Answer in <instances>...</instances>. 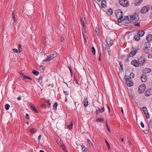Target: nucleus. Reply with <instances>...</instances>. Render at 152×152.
Listing matches in <instances>:
<instances>
[{
	"mask_svg": "<svg viewBox=\"0 0 152 152\" xmlns=\"http://www.w3.org/2000/svg\"><path fill=\"white\" fill-rule=\"evenodd\" d=\"M57 106V102H55L53 105V109L55 110H56Z\"/></svg>",
	"mask_w": 152,
	"mask_h": 152,
	"instance_id": "31",
	"label": "nucleus"
},
{
	"mask_svg": "<svg viewBox=\"0 0 152 152\" xmlns=\"http://www.w3.org/2000/svg\"><path fill=\"white\" fill-rule=\"evenodd\" d=\"M126 83L127 86L131 87L133 85V83L132 79H126Z\"/></svg>",
	"mask_w": 152,
	"mask_h": 152,
	"instance_id": "8",
	"label": "nucleus"
},
{
	"mask_svg": "<svg viewBox=\"0 0 152 152\" xmlns=\"http://www.w3.org/2000/svg\"><path fill=\"white\" fill-rule=\"evenodd\" d=\"M36 132V130L34 128L31 129L30 130V132L32 134H34Z\"/></svg>",
	"mask_w": 152,
	"mask_h": 152,
	"instance_id": "33",
	"label": "nucleus"
},
{
	"mask_svg": "<svg viewBox=\"0 0 152 152\" xmlns=\"http://www.w3.org/2000/svg\"><path fill=\"white\" fill-rule=\"evenodd\" d=\"M134 76V74L133 73H131L130 75L129 76V78L127 79H132V78H133Z\"/></svg>",
	"mask_w": 152,
	"mask_h": 152,
	"instance_id": "28",
	"label": "nucleus"
},
{
	"mask_svg": "<svg viewBox=\"0 0 152 152\" xmlns=\"http://www.w3.org/2000/svg\"><path fill=\"white\" fill-rule=\"evenodd\" d=\"M151 7L148 5L144 6L141 9L140 12L141 13L144 14L147 12L150 9Z\"/></svg>",
	"mask_w": 152,
	"mask_h": 152,
	"instance_id": "4",
	"label": "nucleus"
},
{
	"mask_svg": "<svg viewBox=\"0 0 152 152\" xmlns=\"http://www.w3.org/2000/svg\"><path fill=\"white\" fill-rule=\"evenodd\" d=\"M56 54L55 53L51 54L48 56L47 58L44 60L43 61L45 62H48L56 57Z\"/></svg>",
	"mask_w": 152,
	"mask_h": 152,
	"instance_id": "3",
	"label": "nucleus"
},
{
	"mask_svg": "<svg viewBox=\"0 0 152 152\" xmlns=\"http://www.w3.org/2000/svg\"><path fill=\"white\" fill-rule=\"evenodd\" d=\"M145 95L146 96H149L152 95V88L147 90L145 92Z\"/></svg>",
	"mask_w": 152,
	"mask_h": 152,
	"instance_id": "9",
	"label": "nucleus"
},
{
	"mask_svg": "<svg viewBox=\"0 0 152 152\" xmlns=\"http://www.w3.org/2000/svg\"><path fill=\"white\" fill-rule=\"evenodd\" d=\"M151 71V69L149 68H146L145 69L144 72L146 73L150 72Z\"/></svg>",
	"mask_w": 152,
	"mask_h": 152,
	"instance_id": "22",
	"label": "nucleus"
},
{
	"mask_svg": "<svg viewBox=\"0 0 152 152\" xmlns=\"http://www.w3.org/2000/svg\"><path fill=\"white\" fill-rule=\"evenodd\" d=\"M148 57L150 58H152V54H149L148 56Z\"/></svg>",
	"mask_w": 152,
	"mask_h": 152,
	"instance_id": "56",
	"label": "nucleus"
},
{
	"mask_svg": "<svg viewBox=\"0 0 152 152\" xmlns=\"http://www.w3.org/2000/svg\"><path fill=\"white\" fill-rule=\"evenodd\" d=\"M134 25L135 26H140V23H137L134 24Z\"/></svg>",
	"mask_w": 152,
	"mask_h": 152,
	"instance_id": "55",
	"label": "nucleus"
},
{
	"mask_svg": "<svg viewBox=\"0 0 152 152\" xmlns=\"http://www.w3.org/2000/svg\"><path fill=\"white\" fill-rule=\"evenodd\" d=\"M145 86L144 84H141L139 87L138 91L139 94L143 93L145 89Z\"/></svg>",
	"mask_w": 152,
	"mask_h": 152,
	"instance_id": "6",
	"label": "nucleus"
},
{
	"mask_svg": "<svg viewBox=\"0 0 152 152\" xmlns=\"http://www.w3.org/2000/svg\"><path fill=\"white\" fill-rule=\"evenodd\" d=\"M142 1L143 0H135L134 2V5L135 6L139 5Z\"/></svg>",
	"mask_w": 152,
	"mask_h": 152,
	"instance_id": "15",
	"label": "nucleus"
},
{
	"mask_svg": "<svg viewBox=\"0 0 152 152\" xmlns=\"http://www.w3.org/2000/svg\"><path fill=\"white\" fill-rule=\"evenodd\" d=\"M82 148V150L83 152L85 151H86V150H88L87 149V148L84 146V145H81Z\"/></svg>",
	"mask_w": 152,
	"mask_h": 152,
	"instance_id": "36",
	"label": "nucleus"
},
{
	"mask_svg": "<svg viewBox=\"0 0 152 152\" xmlns=\"http://www.w3.org/2000/svg\"><path fill=\"white\" fill-rule=\"evenodd\" d=\"M142 110L145 114L148 113V110L145 107H143Z\"/></svg>",
	"mask_w": 152,
	"mask_h": 152,
	"instance_id": "27",
	"label": "nucleus"
},
{
	"mask_svg": "<svg viewBox=\"0 0 152 152\" xmlns=\"http://www.w3.org/2000/svg\"><path fill=\"white\" fill-rule=\"evenodd\" d=\"M63 150L64 151H65V152L66 151V148H65L64 147H63Z\"/></svg>",
	"mask_w": 152,
	"mask_h": 152,
	"instance_id": "60",
	"label": "nucleus"
},
{
	"mask_svg": "<svg viewBox=\"0 0 152 152\" xmlns=\"http://www.w3.org/2000/svg\"><path fill=\"white\" fill-rule=\"evenodd\" d=\"M145 114L146 115V118H148V119L149 118H150V115L148 113Z\"/></svg>",
	"mask_w": 152,
	"mask_h": 152,
	"instance_id": "49",
	"label": "nucleus"
},
{
	"mask_svg": "<svg viewBox=\"0 0 152 152\" xmlns=\"http://www.w3.org/2000/svg\"><path fill=\"white\" fill-rule=\"evenodd\" d=\"M13 52H16V53H19V52H18V50L16 49H15V48L14 49H13Z\"/></svg>",
	"mask_w": 152,
	"mask_h": 152,
	"instance_id": "46",
	"label": "nucleus"
},
{
	"mask_svg": "<svg viewBox=\"0 0 152 152\" xmlns=\"http://www.w3.org/2000/svg\"><path fill=\"white\" fill-rule=\"evenodd\" d=\"M138 61L139 64L140 66L143 65L146 62V61L144 57L142 56H141L138 59Z\"/></svg>",
	"mask_w": 152,
	"mask_h": 152,
	"instance_id": "7",
	"label": "nucleus"
},
{
	"mask_svg": "<svg viewBox=\"0 0 152 152\" xmlns=\"http://www.w3.org/2000/svg\"><path fill=\"white\" fill-rule=\"evenodd\" d=\"M82 24L83 26V28L85 29L86 28V26L85 25V23L84 21H83L82 22Z\"/></svg>",
	"mask_w": 152,
	"mask_h": 152,
	"instance_id": "44",
	"label": "nucleus"
},
{
	"mask_svg": "<svg viewBox=\"0 0 152 152\" xmlns=\"http://www.w3.org/2000/svg\"><path fill=\"white\" fill-rule=\"evenodd\" d=\"M26 118L27 119H29V115H28V114H26Z\"/></svg>",
	"mask_w": 152,
	"mask_h": 152,
	"instance_id": "51",
	"label": "nucleus"
},
{
	"mask_svg": "<svg viewBox=\"0 0 152 152\" xmlns=\"http://www.w3.org/2000/svg\"><path fill=\"white\" fill-rule=\"evenodd\" d=\"M139 20V17L136 13L134 14L130 17L129 21L130 22H134L135 23L138 21Z\"/></svg>",
	"mask_w": 152,
	"mask_h": 152,
	"instance_id": "2",
	"label": "nucleus"
},
{
	"mask_svg": "<svg viewBox=\"0 0 152 152\" xmlns=\"http://www.w3.org/2000/svg\"><path fill=\"white\" fill-rule=\"evenodd\" d=\"M151 124H152V122H150L148 126L149 127H150L151 126V127H152V125H151Z\"/></svg>",
	"mask_w": 152,
	"mask_h": 152,
	"instance_id": "57",
	"label": "nucleus"
},
{
	"mask_svg": "<svg viewBox=\"0 0 152 152\" xmlns=\"http://www.w3.org/2000/svg\"><path fill=\"white\" fill-rule=\"evenodd\" d=\"M83 105L84 106L86 107H87L88 105V101L87 99V98H86L85 101L83 102Z\"/></svg>",
	"mask_w": 152,
	"mask_h": 152,
	"instance_id": "21",
	"label": "nucleus"
},
{
	"mask_svg": "<svg viewBox=\"0 0 152 152\" xmlns=\"http://www.w3.org/2000/svg\"><path fill=\"white\" fill-rule=\"evenodd\" d=\"M22 75L23 77V80H25L26 79V77L27 76L26 75H25L23 73H22Z\"/></svg>",
	"mask_w": 152,
	"mask_h": 152,
	"instance_id": "40",
	"label": "nucleus"
},
{
	"mask_svg": "<svg viewBox=\"0 0 152 152\" xmlns=\"http://www.w3.org/2000/svg\"><path fill=\"white\" fill-rule=\"evenodd\" d=\"M83 152H89V151L88 150H86V151H85Z\"/></svg>",
	"mask_w": 152,
	"mask_h": 152,
	"instance_id": "64",
	"label": "nucleus"
},
{
	"mask_svg": "<svg viewBox=\"0 0 152 152\" xmlns=\"http://www.w3.org/2000/svg\"><path fill=\"white\" fill-rule=\"evenodd\" d=\"M69 69L70 71V73L71 74V75H72V70L71 68L70 67H69Z\"/></svg>",
	"mask_w": 152,
	"mask_h": 152,
	"instance_id": "50",
	"label": "nucleus"
},
{
	"mask_svg": "<svg viewBox=\"0 0 152 152\" xmlns=\"http://www.w3.org/2000/svg\"><path fill=\"white\" fill-rule=\"evenodd\" d=\"M115 13L117 18L118 19V22L121 23L122 20L121 18H123V12L121 11V10L118 9L115 10Z\"/></svg>",
	"mask_w": 152,
	"mask_h": 152,
	"instance_id": "1",
	"label": "nucleus"
},
{
	"mask_svg": "<svg viewBox=\"0 0 152 152\" xmlns=\"http://www.w3.org/2000/svg\"><path fill=\"white\" fill-rule=\"evenodd\" d=\"M150 43L148 41L146 42L145 45V48H147L150 47Z\"/></svg>",
	"mask_w": 152,
	"mask_h": 152,
	"instance_id": "23",
	"label": "nucleus"
},
{
	"mask_svg": "<svg viewBox=\"0 0 152 152\" xmlns=\"http://www.w3.org/2000/svg\"><path fill=\"white\" fill-rule=\"evenodd\" d=\"M96 34L97 35H99V28H96Z\"/></svg>",
	"mask_w": 152,
	"mask_h": 152,
	"instance_id": "47",
	"label": "nucleus"
},
{
	"mask_svg": "<svg viewBox=\"0 0 152 152\" xmlns=\"http://www.w3.org/2000/svg\"><path fill=\"white\" fill-rule=\"evenodd\" d=\"M72 123H71V124L70 125H68L67 126V128L69 130L71 129L72 128Z\"/></svg>",
	"mask_w": 152,
	"mask_h": 152,
	"instance_id": "29",
	"label": "nucleus"
},
{
	"mask_svg": "<svg viewBox=\"0 0 152 152\" xmlns=\"http://www.w3.org/2000/svg\"><path fill=\"white\" fill-rule=\"evenodd\" d=\"M146 40L148 41H150L152 40V35L151 34L148 35L146 37Z\"/></svg>",
	"mask_w": 152,
	"mask_h": 152,
	"instance_id": "17",
	"label": "nucleus"
},
{
	"mask_svg": "<svg viewBox=\"0 0 152 152\" xmlns=\"http://www.w3.org/2000/svg\"><path fill=\"white\" fill-rule=\"evenodd\" d=\"M113 13V10L110 8L109 9L107 12V14L108 15H112Z\"/></svg>",
	"mask_w": 152,
	"mask_h": 152,
	"instance_id": "16",
	"label": "nucleus"
},
{
	"mask_svg": "<svg viewBox=\"0 0 152 152\" xmlns=\"http://www.w3.org/2000/svg\"><path fill=\"white\" fill-rule=\"evenodd\" d=\"M141 80L142 82H145L147 80V78L145 75H142L140 77Z\"/></svg>",
	"mask_w": 152,
	"mask_h": 152,
	"instance_id": "12",
	"label": "nucleus"
},
{
	"mask_svg": "<svg viewBox=\"0 0 152 152\" xmlns=\"http://www.w3.org/2000/svg\"><path fill=\"white\" fill-rule=\"evenodd\" d=\"M105 143L106 144V145L108 148L109 149H110V145L108 142L107 141V140L106 139H105Z\"/></svg>",
	"mask_w": 152,
	"mask_h": 152,
	"instance_id": "32",
	"label": "nucleus"
},
{
	"mask_svg": "<svg viewBox=\"0 0 152 152\" xmlns=\"http://www.w3.org/2000/svg\"><path fill=\"white\" fill-rule=\"evenodd\" d=\"M60 146L61 147H63L64 146V145L62 144L61 143L60 144Z\"/></svg>",
	"mask_w": 152,
	"mask_h": 152,
	"instance_id": "63",
	"label": "nucleus"
},
{
	"mask_svg": "<svg viewBox=\"0 0 152 152\" xmlns=\"http://www.w3.org/2000/svg\"><path fill=\"white\" fill-rule=\"evenodd\" d=\"M64 40V39L63 38H62V37H61V42H63Z\"/></svg>",
	"mask_w": 152,
	"mask_h": 152,
	"instance_id": "61",
	"label": "nucleus"
},
{
	"mask_svg": "<svg viewBox=\"0 0 152 152\" xmlns=\"http://www.w3.org/2000/svg\"><path fill=\"white\" fill-rule=\"evenodd\" d=\"M88 142L90 145H91L92 146H93V143L91 142V140H90L88 139Z\"/></svg>",
	"mask_w": 152,
	"mask_h": 152,
	"instance_id": "42",
	"label": "nucleus"
},
{
	"mask_svg": "<svg viewBox=\"0 0 152 152\" xmlns=\"http://www.w3.org/2000/svg\"><path fill=\"white\" fill-rule=\"evenodd\" d=\"M47 103H48V105L49 106H50V105L51 104L50 103V102H47Z\"/></svg>",
	"mask_w": 152,
	"mask_h": 152,
	"instance_id": "62",
	"label": "nucleus"
},
{
	"mask_svg": "<svg viewBox=\"0 0 152 152\" xmlns=\"http://www.w3.org/2000/svg\"><path fill=\"white\" fill-rule=\"evenodd\" d=\"M120 4L123 7H128L129 5L128 1L127 0H120Z\"/></svg>",
	"mask_w": 152,
	"mask_h": 152,
	"instance_id": "5",
	"label": "nucleus"
},
{
	"mask_svg": "<svg viewBox=\"0 0 152 152\" xmlns=\"http://www.w3.org/2000/svg\"><path fill=\"white\" fill-rule=\"evenodd\" d=\"M122 22L125 20H129V17L128 16H125L124 17L123 16V18H122Z\"/></svg>",
	"mask_w": 152,
	"mask_h": 152,
	"instance_id": "35",
	"label": "nucleus"
},
{
	"mask_svg": "<svg viewBox=\"0 0 152 152\" xmlns=\"http://www.w3.org/2000/svg\"><path fill=\"white\" fill-rule=\"evenodd\" d=\"M104 107L101 108H98L96 111V114H98V113H101L102 112H104Z\"/></svg>",
	"mask_w": 152,
	"mask_h": 152,
	"instance_id": "13",
	"label": "nucleus"
},
{
	"mask_svg": "<svg viewBox=\"0 0 152 152\" xmlns=\"http://www.w3.org/2000/svg\"><path fill=\"white\" fill-rule=\"evenodd\" d=\"M21 97H18L17 98V99L18 100H20L21 99Z\"/></svg>",
	"mask_w": 152,
	"mask_h": 152,
	"instance_id": "58",
	"label": "nucleus"
},
{
	"mask_svg": "<svg viewBox=\"0 0 152 152\" xmlns=\"http://www.w3.org/2000/svg\"><path fill=\"white\" fill-rule=\"evenodd\" d=\"M106 46L105 44H102V47L103 48V50H104V53H106L107 50V48L106 47Z\"/></svg>",
	"mask_w": 152,
	"mask_h": 152,
	"instance_id": "24",
	"label": "nucleus"
},
{
	"mask_svg": "<svg viewBox=\"0 0 152 152\" xmlns=\"http://www.w3.org/2000/svg\"><path fill=\"white\" fill-rule=\"evenodd\" d=\"M134 38L135 40L137 41H139L140 39V36L138 34L137 35H135Z\"/></svg>",
	"mask_w": 152,
	"mask_h": 152,
	"instance_id": "25",
	"label": "nucleus"
},
{
	"mask_svg": "<svg viewBox=\"0 0 152 152\" xmlns=\"http://www.w3.org/2000/svg\"><path fill=\"white\" fill-rule=\"evenodd\" d=\"M107 44L109 47L111 46L113 44V41L112 40H108L107 41Z\"/></svg>",
	"mask_w": 152,
	"mask_h": 152,
	"instance_id": "20",
	"label": "nucleus"
},
{
	"mask_svg": "<svg viewBox=\"0 0 152 152\" xmlns=\"http://www.w3.org/2000/svg\"><path fill=\"white\" fill-rule=\"evenodd\" d=\"M119 65H120L121 69L122 70H123V65L122 62L121 61H120L119 62Z\"/></svg>",
	"mask_w": 152,
	"mask_h": 152,
	"instance_id": "41",
	"label": "nucleus"
},
{
	"mask_svg": "<svg viewBox=\"0 0 152 152\" xmlns=\"http://www.w3.org/2000/svg\"><path fill=\"white\" fill-rule=\"evenodd\" d=\"M30 107L36 113H38V111L36 108V107L34 106L33 104H31L30 105Z\"/></svg>",
	"mask_w": 152,
	"mask_h": 152,
	"instance_id": "18",
	"label": "nucleus"
},
{
	"mask_svg": "<svg viewBox=\"0 0 152 152\" xmlns=\"http://www.w3.org/2000/svg\"><path fill=\"white\" fill-rule=\"evenodd\" d=\"M140 125H141V126L143 128L144 127V125L143 123L142 122H140Z\"/></svg>",
	"mask_w": 152,
	"mask_h": 152,
	"instance_id": "52",
	"label": "nucleus"
},
{
	"mask_svg": "<svg viewBox=\"0 0 152 152\" xmlns=\"http://www.w3.org/2000/svg\"><path fill=\"white\" fill-rule=\"evenodd\" d=\"M104 119L103 118H98L96 119V122H102L103 121Z\"/></svg>",
	"mask_w": 152,
	"mask_h": 152,
	"instance_id": "26",
	"label": "nucleus"
},
{
	"mask_svg": "<svg viewBox=\"0 0 152 152\" xmlns=\"http://www.w3.org/2000/svg\"><path fill=\"white\" fill-rule=\"evenodd\" d=\"M12 20L14 21V22H15L16 21V20L15 18V16L14 12H12Z\"/></svg>",
	"mask_w": 152,
	"mask_h": 152,
	"instance_id": "39",
	"label": "nucleus"
},
{
	"mask_svg": "<svg viewBox=\"0 0 152 152\" xmlns=\"http://www.w3.org/2000/svg\"><path fill=\"white\" fill-rule=\"evenodd\" d=\"M145 33V32L142 30H139L137 32V34L141 37H143Z\"/></svg>",
	"mask_w": 152,
	"mask_h": 152,
	"instance_id": "14",
	"label": "nucleus"
},
{
	"mask_svg": "<svg viewBox=\"0 0 152 152\" xmlns=\"http://www.w3.org/2000/svg\"><path fill=\"white\" fill-rule=\"evenodd\" d=\"M39 82L40 83H42V77H40L38 80Z\"/></svg>",
	"mask_w": 152,
	"mask_h": 152,
	"instance_id": "43",
	"label": "nucleus"
},
{
	"mask_svg": "<svg viewBox=\"0 0 152 152\" xmlns=\"http://www.w3.org/2000/svg\"><path fill=\"white\" fill-rule=\"evenodd\" d=\"M91 49L92 53L93 54L95 55L96 53V50L95 48L93 46L92 47Z\"/></svg>",
	"mask_w": 152,
	"mask_h": 152,
	"instance_id": "37",
	"label": "nucleus"
},
{
	"mask_svg": "<svg viewBox=\"0 0 152 152\" xmlns=\"http://www.w3.org/2000/svg\"><path fill=\"white\" fill-rule=\"evenodd\" d=\"M106 2L105 0H103L101 2L102 7L104 8L106 6Z\"/></svg>",
	"mask_w": 152,
	"mask_h": 152,
	"instance_id": "19",
	"label": "nucleus"
},
{
	"mask_svg": "<svg viewBox=\"0 0 152 152\" xmlns=\"http://www.w3.org/2000/svg\"><path fill=\"white\" fill-rule=\"evenodd\" d=\"M22 47L21 45L19 44L18 46V50L19 53H20L22 51Z\"/></svg>",
	"mask_w": 152,
	"mask_h": 152,
	"instance_id": "34",
	"label": "nucleus"
},
{
	"mask_svg": "<svg viewBox=\"0 0 152 152\" xmlns=\"http://www.w3.org/2000/svg\"><path fill=\"white\" fill-rule=\"evenodd\" d=\"M106 127H107V129L110 132V127L108 125H107V122L106 123Z\"/></svg>",
	"mask_w": 152,
	"mask_h": 152,
	"instance_id": "48",
	"label": "nucleus"
},
{
	"mask_svg": "<svg viewBox=\"0 0 152 152\" xmlns=\"http://www.w3.org/2000/svg\"><path fill=\"white\" fill-rule=\"evenodd\" d=\"M26 79H28L31 80H32V78L31 77H28V76H27Z\"/></svg>",
	"mask_w": 152,
	"mask_h": 152,
	"instance_id": "54",
	"label": "nucleus"
},
{
	"mask_svg": "<svg viewBox=\"0 0 152 152\" xmlns=\"http://www.w3.org/2000/svg\"><path fill=\"white\" fill-rule=\"evenodd\" d=\"M137 52V51L136 50H132L128 54L127 56L128 57H132L135 55Z\"/></svg>",
	"mask_w": 152,
	"mask_h": 152,
	"instance_id": "11",
	"label": "nucleus"
},
{
	"mask_svg": "<svg viewBox=\"0 0 152 152\" xmlns=\"http://www.w3.org/2000/svg\"><path fill=\"white\" fill-rule=\"evenodd\" d=\"M64 93L65 94L66 96H68L69 95V93L67 91H64Z\"/></svg>",
	"mask_w": 152,
	"mask_h": 152,
	"instance_id": "45",
	"label": "nucleus"
},
{
	"mask_svg": "<svg viewBox=\"0 0 152 152\" xmlns=\"http://www.w3.org/2000/svg\"><path fill=\"white\" fill-rule=\"evenodd\" d=\"M32 73L35 75H38L39 74V73L38 72L34 70L32 71Z\"/></svg>",
	"mask_w": 152,
	"mask_h": 152,
	"instance_id": "30",
	"label": "nucleus"
},
{
	"mask_svg": "<svg viewBox=\"0 0 152 152\" xmlns=\"http://www.w3.org/2000/svg\"><path fill=\"white\" fill-rule=\"evenodd\" d=\"M83 37L84 38V39H85V42H87V40H86V39L84 35V34H83Z\"/></svg>",
	"mask_w": 152,
	"mask_h": 152,
	"instance_id": "59",
	"label": "nucleus"
},
{
	"mask_svg": "<svg viewBox=\"0 0 152 152\" xmlns=\"http://www.w3.org/2000/svg\"><path fill=\"white\" fill-rule=\"evenodd\" d=\"M131 64L136 67H138L140 65L138 61L135 59L131 61Z\"/></svg>",
	"mask_w": 152,
	"mask_h": 152,
	"instance_id": "10",
	"label": "nucleus"
},
{
	"mask_svg": "<svg viewBox=\"0 0 152 152\" xmlns=\"http://www.w3.org/2000/svg\"><path fill=\"white\" fill-rule=\"evenodd\" d=\"M41 137H42V136L41 135H40L39 136V137H38V140L39 141H40V139H41Z\"/></svg>",
	"mask_w": 152,
	"mask_h": 152,
	"instance_id": "53",
	"label": "nucleus"
},
{
	"mask_svg": "<svg viewBox=\"0 0 152 152\" xmlns=\"http://www.w3.org/2000/svg\"><path fill=\"white\" fill-rule=\"evenodd\" d=\"M10 107V106L8 104H6L5 106V108L7 110H8L9 109Z\"/></svg>",
	"mask_w": 152,
	"mask_h": 152,
	"instance_id": "38",
	"label": "nucleus"
}]
</instances>
